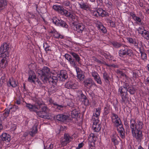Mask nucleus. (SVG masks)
I'll use <instances>...</instances> for the list:
<instances>
[{
  "instance_id": "42",
  "label": "nucleus",
  "mask_w": 149,
  "mask_h": 149,
  "mask_svg": "<svg viewBox=\"0 0 149 149\" xmlns=\"http://www.w3.org/2000/svg\"><path fill=\"white\" fill-rule=\"evenodd\" d=\"M12 109V108H10L9 109H6L4 111V112L3 113V116L4 117L6 118L7 117L9 114L10 110Z\"/></svg>"
},
{
  "instance_id": "17",
  "label": "nucleus",
  "mask_w": 149,
  "mask_h": 149,
  "mask_svg": "<svg viewBox=\"0 0 149 149\" xmlns=\"http://www.w3.org/2000/svg\"><path fill=\"white\" fill-rule=\"evenodd\" d=\"M65 86L66 88L68 89H74L76 88L77 85L75 83L74 81H70L66 83Z\"/></svg>"
},
{
  "instance_id": "16",
  "label": "nucleus",
  "mask_w": 149,
  "mask_h": 149,
  "mask_svg": "<svg viewBox=\"0 0 149 149\" xmlns=\"http://www.w3.org/2000/svg\"><path fill=\"white\" fill-rule=\"evenodd\" d=\"M101 110V108L100 107L95 109V113H93L92 120H96V121H98V120H99L98 119L100 115Z\"/></svg>"
},
{
  "instance_id": "35",
  "label": "nucleus",
  "mask_w": 149,
  "mask_h": 149,
  "mask_svg": "<svg viewBox=\"0 0 149 149\" xmlns=\"http://www.w3.org/2000/svg\"><path fill=\"white\" fill-rule=\"evenodd\" d=\"M51 33L53 34L54 36L56 38H63V36L61 35L60 34L58 33V32L55 31H52Z\"/></svg>"
},
{
  "instance_id": "49",
  "label": "nucleus",
  "mask_w": 149,
  "mask_h": 149,
  "mask_svg": "<svg viewBox=\"0 0 149 149\" xmlns=\"http://www.w3.org/2000/svg\"><path fill=\"white\" fill-rule=\"evenodd\" d=\"M94 79L97 82V84H100V85L102 84V82L101 81V78L99 76L97 77H96V78H95Z\"/></svg>"
},
{
  "instance_id": "55",
  "label": "nucleus",
  "mask_w": 149,
  "mask_h": 149,
  "mask_svg": "<svg viewBox=\"0 0 149 149\" xmlns=\"http://www.w3.org/2000/svg\"><path fill=\"white\" fill-rule=\"evenodd\" d=\"M64 56L65 57V59L68 61L70 60H71V58H72L71 56L68 54H65L64 55Z\"/></svg>"
},
{
  "instance_id": "50",
  "label": "nucleus",
  "mask_w": 149,
  "mask_h": 149,
  "mask_svg": "<svg viewBox=\"0 0 149 149\" xmlns=\"http://www.w3.org/2000/svg\"><path fill=\"white\" fill-rule=\"evenodd\" d=\"M89 146V149H94L95 143L93 142L89 141L88 143Z\"/></svg>"
},
{
  "instance_id": "38",
  "label": "nucleus",
  "mask_w": 149,
  "mask_h": 149,
  "mask_svg": "<svg viewBox=\"0 0 149 149\" xmlns=\"http://www.w3.org/2000/svg\"><path fill=\"white\" fill-rule=\"evenodd\" d=\"M36 103L39 106V108L45 104L40 99H36Z\"/></svg>"
},
{
  "instance_id": "2",
  "label": "nucleus",
  "mask_w": 149,
  "mask_h": 149,
  "mask_svg": "<svg viewBox=\"0 0 149 149\" xmlns=\"http://www.w3.org/2000/svg\"><path fill=\"white\" fill-rule=\"evenodd\" d=\"M78 17L72 22L71 27L74 31L79 33H82L83 31H85V25L82 23L78 22Z\"/></svg>"
},
{
  "instance_id": "53",
  "label": "nucleus",
  "mask_w": 149,
  "mask_h": 149,
  "mask_svg": "<svg viewBox=\"0 0 149 149\" xmlns=\"http://www.w3.org/2000/svg\"><path fill=\"white\" fill-rule=\"evenodd\" d=\"M82 103L86 106L88 105L89 104V100L88 99L87 97L85 99L83 100L82 101Z\"/></svg>"
},
{
  "instance_id": "18",
  "label": "nucleus",
  "mask_w": 149,
  "mask_h": 149,
  "mask_svg": "<svg viewBox=\"0 0 149 149\" xmlns=\"http://www.w3.org/2000/svg\"><path fill=\"white\" fill-rule=\"evenodd\" d=\"M77 73V77L80 81H83L85 77V76L83 72L81 70L79 69L78 68L76 69Z\"/></svg>"
},
{
  "instance_id": "63",
  "label": "nucleus",
  "mask_w": 149,
  "mask_h": 149,
  "mask_svg": "<svg viewBox=\"0 0 149 149\" xmlns=\"http://www.w3.org/2000/svg\"><path fill=\"white\" fill-rule=\"evenodd\" d=\"M109 23L110 24V26L112 27H114L116 26V24L115 23L113 22L112 20H110L109 21Z\"/></svg>"
},
{
  "instance_id": "3",
  "label": "nucleus",
  "mask_w": 149,
  "mask_h": 149,
  "mask_svg": "<svg viewBox=\"0 0 149 149\" xmlns=\"http://www.w3.org/2000/svg\"><path fill=\"white\" fill-rule=\"evenodd\" d=\"M130 123L131 130H132L134 128L135 130L142 131L143 126V124L142 122L138 121L136 123L135 120L131 118L130 121Z\"/></svg>"
},
{
  "instance_id": "58",
  "label": "nucleus",
  "mask_w": 149,
  "mask_h": 149,
  "mask_svg": "<svg viewBox=\"0 0 149 149\" xmlns=\"http://www.w3.org/2000/svg\"><path fill=\"white\" fill-rule=\"evenodd\" d=\"M48 81L49 83L54 84V79L53 78H52L51 76H49L48 79Z\"/></svg>"
},
{
  "instance_id": "24",
  "label": "nucleus",
  "mask_w": 149,
  "mask_h": 149,
  "mask_svg": "<svg viewBox=\"0 0 149 149\" xmlns=\"http://www.w3.org/2000/svg\"><path fill=\"white\" fill-rule=\"evenodd\" d=\"M26 107L29 109L30 111H36V109H38L37 107L35 105H33L31 104L26 102Z\"/></svg>"
},
{
  "instance_id": "7",
  "label": "nucleus",
  "mask_w": 149,
  "mask_h": 149,
  "mask_svg": "<svg viewBox=\"0 0 149 149\" xmlns=\"http://www.w3.org/2000/svg\"><path fill=\"white\" fill-rule=\"evenodd\" d=\"M131 130L133 137L138 141L140 142L143 138L142 131L135 130L134 128Z\"/></svg>"
},
{
  "instance_id": "44",
  "label": "nucleus",
  "mask_w": 149,
  "mask_h": 149,
  "mask_svg": "<svg viewBox=\"0 0 149 149\" xmlns=\"http://www.w3.org/2000/svg\"><path fill=\"white\" fill-rule=\"evenodd\" d=\"M139 71V70H135L132 71V72L133 74V79H136Z\"/></svg>"
},
{
  "instance_id": "23",
  "label": "nucleus",
  "mask_w": 149,
  "mask_h": 149,
  "mask_svg": "<svg viewBox=\"0 0 149 149\" xmlns=\"http://www.w3.org/2000/svg\"><path fill=\"white\" fill-rule=\"evenodd\" d=\"M36 112L38 116L40 118L47 119H49L50 118L49 117L47 114H46L45 113H44L41 111H36Z\"/></svg>"
},
{
  "instance_id": "31",
  "label": "nucleus",
  "mask_w": 149,
  "mask_h": 149,
  "mask_svg": "<svg viewBox=\"0 0 149 149\" xmlns=\"http://www.w3.org/2000/svg\"><path fill=\"white\" fill-rule=\"evenodd\" d=\"M70 54L75 58L76 61L79 63H80V58L79 56L77 54L73 52H71L70 53Z\"/></svg>"
},
{
  "instance_id": "54",
  "label": "nucleus",
  "mask_w": 149,
  "mask_h": 149,
  "mask_svg": "<svg viewBox=\"0 0 149 149\" xmlns=\"http://www.w3.org/2000/svg\"><path fill=\"white\" fill-rule=\"evenodd\" d=\"M117 130L120 134L122 133V132H125V130L124 128L123 127L122 125L119 126V129L117 128Z\"/></svg>"
},
{
  "instance_id": "48",
  "label": "nucleus",
  "mask_w": 149,
  "mask_h": 149,
  "mask_svg": "<svg viewBox=\"0 0 149 149\" xmlns=\"http://www.w3.org/2000/svg\"><path fill=\"white\" fill-rule=\"evenodd\" d=\"M141 57L142 60L144 61H146L147 60V55L144 52H143L141 53Z\"/></svg>"
},
{
  "instance_id": "64",
  "label": "nucleus",
  "mask_w": 149,
  "mask_h": 149,
  "mask_svg": "<svg viewBox=\"0 0 149 149\" xmlns=\"http://www.w3.org/2000/svg\"><path fill=\"white\" fill-rule=\"evenodd\" d=\"M52 78H53L54 79V84H56L58 81V78L57 77L54 76H52Z\"/></svg>"
},
{
  "instance_id": "34",
  "label": "nucleus",
  "mask_w": 149,
  "mask_h": 149,
  "mask_svg": "<svg viewBox=\"0 0 149 149\" xmlns=\"http://www.w3.org/2000/svg\"><path fill=\"white\" fill-rule=\"evenodd\" d=\"M39 108L40 109L41 111L44 113H45L46 114H47V113L49 112V109L47 106L45 104Z\"/></svg>"
},
{
  "instance_id": "15",
  "label": "nucleus",
  "mask_w": 149,
  "mask_h": 149,
  "mask_svg": "<svg viewBox=\"0 0 149 149\" xmlns=\"http://www.w3.org/2000/svg\"><path fill=\"white\" fill-rule=\"evenodd\" d=\"M68 116L67 115L61 114L57 115L56 117V119L58 121L63 122L68 118Z\"/></svg>"
},
{
  "instance_id": "14",
  "label": "nucleus",
  "mask_w": 149,
  "mask_h": 149,
  "mask_svg": "<svg viewBox=\"0 0 149 149\" xmlns=\"http://www.w3.org/2000/svg\"><path fill=\"white\" fill-rule=\"evenodd\" d=\"M93 122L92 128L94 132H98L100 130L101 127L99 124V120H98V121H96V120H92Z\"/></svg>"
},
{
  "instance_id": "61",
  "label": "nucleus",
  "mask_w": 149,
  "mask_h": 149,
  "mask_svg": "<svg viewBox=\"0 0 149 149\" xmlns=\"http://www.w3.org/2000/svg\"><path fill=\"white\" fill-rule=\"evenodd\" d=\"M104 65H106L107 67H116V65L114 64H108L106 63L105 62H104L103 63Z\"/></svg>"
},
{
  "instance_id": "11",
  "label": "nucleus",
  "mask_w": 149,
  "mask_h": 149,
  "mask_svg": "<svg viewBox=\"0 0 149 149\" xmlns=\"http://www.w3.org/2000/svg\"><path fill=\"white\" fill-rule=\"evenodd\" d=\"M53 22L58 26H60L65 28H68V26L63 21L59 19L56 17H54L52 19Z\"/></svg>"
},
{
  "instance_id": "43",
  "label": "nucleus",
  "mask_w": 149,
  "mask_h": 149,
  "mask_svg": "<svg viewBox=\"0 0 149 149\" xmlns=\"http://www.w3.org/2000/svg\"><path fill=\"white\" fill-rule=\"evenodd\" d=\"M54 105L55 106V107L58 110H62L64 108L63 106L58 105L56 103H54Z\"/></svg>"
},
{
  "instance_id": "39",
  "label": "nucleus",
  "mask_w": 149,
  "mask_h": 149,
  "mask_svg": "<svg viewBox=\"0 0 149 149\" xmlns=\"http://www.w3.org/2000/svg\"><path fill=\"white\" fill-rule=\"evenodd\" d=\"M79 112V111L76 109L73 110L71 111V114L72 117L73 118H75V117L77 116Z\"/></svg>"
},
{
  "instance_id": "45",
  "label": "nucleus",
  "mask_w": 149,
  "mask_h": 149,
  "mask_svg": "<svg viewBox=\"0 0 149 149\" xmlns=\"http://www.w3.org/2000/svg\"><path fill=\"white\" fill-rule=\"evenodd\" d=\"M145 29L143 27L140 26L137 29V30L138 31V33L141 35L143 34L142 33L144 32Z\"/></svg>"
},
{
  "instance_id": "13",
  "label": "nucleus",
  "mask_w": 149,
  "mask_h": 149,
  "mask_svg": "<svg viewBox=\"0 0 149 149\" xmlns=\"http://www.w3.org/2000/svg\"><path fill=\"white\" fill-rule=\"evenodd\" d=\"M57 76L60 80L61 81H64L68 78V73L65 70H61Z\"/></svg>"
},
{
  "instance_id": "8",
  "label": "nucleus",
  "mask_w": 149,
  "mask_h": 149,
  "mask_svg": "<svg viewBox=\"0 0 149 149\" xmlns=\"http://www.w3.org/2000/svg\"><path fill=\"white\" fill-rule=\"evenodd\" d=\"M72 138L68 134H65L63 137L61 139L60 142L63 146H66L72 140Z\"/></svg>"
},
{
  "instance_id": "19",
  "label": "nucleus",
  "mask_w": 149,
  "mask_h": 149,
  "mask_svg": "<svg viewBox=\"0 0 149 149\" xmlns=\"http://www.w3.org/2000/svg\"><path fill=\"white\" fill-rule=\"evenodd\" d=\"M10 136L6 133H3L1 136V138L2 140L7 142H9L10 141Z\"/></svg>"
},
{
  "instance_id": "52",
  "label": "nucleus",
  "mask_w": 149,
  "mask_h": 149,
  "mask_svg": "<svg viewBox=\"0 0 149 149\" xmlns=\"http://www.w3.org/2000/svg\"><path fill=\"white\" fill-rule=\"evenodd\" d=\"M91 74L92 76L94 77V79L99 76L98 73L94 71L91 72Z\"/></svg>"
},
{
  "instance_id": "59",
  "label": "nucleus",
  "mask_w": 149,
  "mask_h": 149,
  "mask_svg": "<svg viewBox=\"0 0 149 149\" xmlns=\"http://www.w3.org/2000/svg\"><path fill=\"white\" fill-rule=\"evenodd\" d=\"M134 20L136 21V23L138 24H139V23H141V18L137 16L135 18V19H134Z\"/></svg>"
},
{
  "instance_id": "47",
  "label": "nucleus",
  "mask_w": 149,
  "mask_h": 149,
  "mask_svg": "<svg viewBox=\"0 0 149 149\" xmlns=\"http://www.w3.org/2000/svg\"><path fill=\"white\" fill-rule=\"evenodd\" d=\"M49 76H44L41 75V79L42 81L44 83H46L47 80L48 81Z\"/></svg>"
},
{
  "instance_id": "46",
  "label": "nucleus",
  "mask_w": 149,
  "mask_h": 149,
  "mask_svg": "<svg viewBox=\"0 0 149 149\" xmlns=\"http://www.w3.org/2000/svg\"><path fill=\"white\" fill-rule=\"evenodd\" d=\"M69 61L72 66L74 68H76V69L77 68V67L76 64L74 59H72V58Z\"/></svg>"
},
{
  "instance_id": "1",
  "label": "nucleus",
  "mask_w": 149,
  "mask_h": 149,
  "mask_svg": "<svg viewBox=\"0 0 149 149\" xmlns=\"http://www.w3.org/2000/svg\"><path fill=\"white\" fill-rule=\"evenodd\" d=\"M53 8L54 10L58 11L59 13L61 14L62 15H64L67 17H68L70 20L71 21V22L74 20L75 18L77 17L72 14L73 10L72 8L70 6V9H68L69 11L59 6L54 5L53 6Z\"/></svg>"
},
{
  "instance_id": "30",
  "label": "nucleus",
  "mask_w": 149,
  "mask_h": 149,
  "mask_svg": "<svg viewBox=\"0 0 149 149\" xmlns=\"http://www.w3.org/2000/svg\"><path fill=\"white\" fill-rule=\"evenodd\" d=\"M119 139V137L116 134L113 135L111 136V140L112 142H113L115 145H117L118 143V139Z\"/></svg>"
},
{
  "instance_id": "36",
  "label": "nucleus",
  "mask_w": 149,
  "mask_h": 149,
  "mask_svg": "<svg viewBox=\"0 0 149 149\" xmlns=\"http://www.w3.org/2000/svg\"><path fill=\"white\" fill-rule=\"evenodd\" d=\"M128 91L131 94H134L136 92V90L134 87L132 86H129L127 88Z\"/></svg>"
},
{
  "instance_id": "4",
  "label": "nucleus",
  "mask_w": 149,
  "mask_h": 149,
  "mask_svg": "<svg viewBox=\"0 0 149 149\" xmlns=\"http://www.w3.org/2000/svg\"><path fill=\"white\" fill-rule=\"evenodd\" d=\"M127 88L124 86H121L119 88V91L120 92V95L122 97L121 101L123 103L125 104L127 102L128 100V98L127 97Z\"/></svg>"
},
{
  "instance_id": "28",
  "label": "nucleus",
  "mask_w": 149,
  "mask_h": 149,
  "mask_svg": "<svg viewBox=\"0 0 149 149\" xmlns=\"http://www.w3.org/2000/svg\"><path fill=\"white\" fill-rule=\"evenodd\" d=\"M79 5L80 8L82 9L86 10L90 9V6L87 3H79Z\"/></svg>"
},
{
  "instance_id": "10",
  "label": "nucleus",
  "mask_w": 149,
  "mask_h": 149,
  "mask_svg": "<svg viewBox=\"0 0 149 149\" xmlns=\"http://www.w3.org/2000/svg\"><path fill=\"white\" fill-rule=\"evenodd\" d=\"M132 51L129 48H125L120 49L118 52L119 55L121 57H123L126 55L131 56L132 54Z\"/></svg>"
},
{
  "instance_id": "6",
  "label": "nucleus",
  "mask_w": 149,
  "mask_h": 149,
  "mask_svg": "<svg viewBox=\"0 0 149 149\" xmlns=\"http://www.w3.org/2000/svg\"><path fill=\"white\" fill-rule=\"evenodd\" d=\"M38 74L44 76H51L54 75L55 72L53 70H51L49 68L46 66L44 67L41 70H38Z\"/></svg>"
},
{
  "instance_id": "20",
  "label": "nucleus",
  "mask_w": 149,
  "mask_h": 149,
  "mask_svg": "<svg viewBox=\"0 0 149 149\" xmlns=\"http://www.w3.org/2000/svg\"><path fill=\"white\" fill-rule=\"evenodd\" d=\"M17 83L16 80L13 78L10 79L7 83L8 86H11L13 88H15L17 86Z\"/></svg>"
},
{
  "instance_id": "27",
  "label": "nucleus",
  "mask_w": 149,
  "mask_h": 149,
  "mask_svg": "<svg viewBox=\"0 0 149 149\" xmlns=\"http://www.w3.org/2000/svg\"><path fill=\"white\" fill-rule=\"evenodd\" d=\"M7 5L6 0H0V12L6 8Z\"/></svg>"
},
{
  "instance_id": "29",
  "label": "nucleus",
  "mask_w": 149,
  "mask_h": 149,
  "mask_svg": "<svg viewBox=\"0 0 149 149\" xmlns=\"http://www.w3.org/2000/svg\"><path fill=\"white\" fill-rule=\"evenodd\" d=\"M88 139L89 141L93 142L95 143V142L97 139V138L94 134L91 133L88 137Z\"/></svg>"
},
{
  "instance_id": "21",
  "label": "nucleus",
  "mask_w": 149,
  "mask_h": 149,
  "mask_svg": "<svg viewBox=\"0 0 149 149\" xmlns=\"http://www.w3.org/2000/svg\"><path fill=\"white\" fill-rule=\"evenodd\" d=\"M4 57L3 56H1L0 57V59H1L0 61V66L2 68H5L8 65V62L6 59L7 58H6L4 59Z\"/></svg>"
},
{
  "instance_id": "25",
  "label": "nucleus",
  "mask_w": 149,
  "mask_h": 149,
  "mask_svg": "<svg viewBox=\"0 0 149 149\" xmlns=\"http://www.w3.org/2000/svg\"><path fill=\"white\" fill-rule=\"evenodd\" d=\"M98 15L99 16L102 17L108 16V13L107 12L104 11L102 9L99 8L97 9Z\"/></svg>"
},
{
  "instance_id": "12",
  "label": "nucleus",
  "mask_w": 149,
  "mask_h": 149,
  "mask_svg": "<svg viewBox=\"0 0 149 149\" xmlns=\"http://www.w3.org/2000/svg\"><path fill=\"white\" fill-rule=\"evenodd\" d=\"M84 86L88 89H90L93 86H96V85L93 81L90 78H87L84 81Z\"/></svg>"
},
{
  "instance_id": "57",
  "label": "nucleus",
  "mask_w": 149,
  "mask_h": 149,
  "mask_svg": "<svg viewBox=\"0 0 149 149\" xmlns=\"http://www.w3.org/2000/svg\"><path fill=\"white\" fill-rule=\"evenodd\" d=\"M36 83H37L38 84L40 87H41L42 88V89H45V87L44 86H42V84L41 82L40 81V80L38 79L37 78V79L36 80Z\"/></svg>"
},
{
  "instance_id": "41",
  "label": "nucleus",
  "mask_w": 149,
  "mask_h": 149,
  "mask_svg": "<svg viewBox=\"0 0 149 149\" xmlns=\"http://www.w3.org/2000/svg\"><path fill=\"white\" fill-rule=\"evenodd\" d=\"M98 27L103 33H107V29L102 25H98Z\"/></svg>"
},
{
  "instance_id": "32",
  "label": "nucleus",
  "mask_w": 149,
  "mask_h": 149,
  "mask_svg": "<svg viewBox=\"0 0 149 149\" xmlns=\"http://www.w3.org/2000/svg\"><path fill=\"white\" fill-rule=\"evenodd\" d=\"M112 44L114 47L116 48H118L122 46L124 48L126 47H127L126 45L119 43H118L117 42H113L112 43Z\"/></svg>"
},
{
  "instance_id": "40",
  "label": "nucleus",
  "mask_w": 149,
  "mask_h": 149,
  "mask_svg": "<svg viewBox=\"0 0 149 149\" xmlns=\"http://www.w3.org/2000/svg\"><path fill=\"white\" fill-rule=\"evenodd\" d=\"M117 73L120 77L122 78L123 77H125L126 78L127 77V75L123 73L122 71L119 70H117Z\"/></svg>"
},
{
  "instance_id": "60",
  "label": "nucleus",
  "mask_w": 149,
  "mask_h": 149,
  "mask_svg": "<svg viewBox=\"0 0 149 149\" xmlns=\"http://www.w3.org/2000/svg\"><path fill=\"white\" fill-rule=\"evenodd\" d=\"M138 43L139 42L138 41L135 40L134 41V42H133L132 44H134V46L136 48H139Z\"/></svg>"
},
{
  "instance_id": "26",
  "label": "nucleus",
  "mask_w": 149,
  "mask_h": 149,
  "mask_svg": "<svg viewBox=\"0 0 149 149\" xmlns=\"http://www.w3.org/2000/svg\"><path fill=\"white\" fill-rule=\"evenodd\" d=\"M31 130L29 132V134L31 136H33L37 132V126L36 125H34L31 129Z\"/></svg>"
},
{
  "instance_id": "62",
  "label": "nucleus",
  "mask_w": 149,
  "mask_h": 149,
  "mask_svg": "<svg viewBox=\"0 0 149 149\" xmlns=\"http://www.w3.org/2000/svg\"><path fill=\"white\" fill-rule=\"evenodd\" d=\"M149 32L147 31H146L145 29V31H144V32H143V34H141V36H143L144 38L146 37L145 36L147 35Z\"/></svg>"
},
{
  "instance_id": "56",
  "label": "nucleus",
  "mask_w": 149,
  "mask_h": 149,
  "mask_svg": "<svg viewBox=\"0 0 149 149\" xmlns=\"http://www.w3.org/2000/svg\"><path fill=\"white\" fill-rule=\"evenodd\" d=\"M79 97L80 98V100L82 102L83 101V100H84L86 97V96L84 95V94L82 93H81Z\"/></svg>"
},
{
  "instance_id": "37",
  "label": "nucleus",
  "mask_w": 149,
  "mask_h": 149,
  "mask_svg": "<svg viewBox=\"0 0 149 149\" xmlns=\"http://www.w3.org/2000/svg\"><path fill=\"white\" fill-rule=\"evenodd\" d=\"M58 90V86L56 84H53L50 88V91L51 92L54 93L56 92Z\"/></svg>"
},
{
  "instance_id": "5",
  "label": "nucleus",
  "mask_w": 149,
  "mask_h": 149,
  "mask_svg": "<svg viewBox=\"0 0 149 149\" xmlns=\"http://www.w3.org/2000/svg\"><path fill=\"white\" fill-rule=\"evenodd\" d=\"M9 49V45L6 42L3 43L0 48V52L2 56L6 58L9 56L8 50Z\"/></svg>"
},
{
  "instance_id": "51",
  "label": "nucleus",
  "mask_w": 149,
  "mask_h": 149,
  "mask_svg": "<svg viewBox=\"0 0 149 149\" xmlns=\"http://www.w3.org/2000/svg\"><path fill=\"white\" fill-rule=\"evenodd\" d=\"M104 113L105 115H107L109 113L110 109L109 107L107 106L104 109Z\"/></svg>"
},
{
  "instance_id": "22",
  "label": "nucleus",
  "mask_w": 149,
  "mask_h": 149,
  "mask_svg": "<svg viewBox=\"0 0 149 149\" xmlns=\"http://www.w3.org/2000/svg\"><path fill=\"white\" fill-rule=\"evenodd\" d=\"M37 79V78L35 74L33 72L32 73V74H30L28 79L29 81L31 83H33L36 84V80Z\"/></svg>"
},
{
  "instance_id": "9",
  "label": "nucleus",
  "mask_w": 149,
  "mask_h": 149,
  "mask_svg": "<svg viewBox=\"0 0 149 149\" xmlns=\"http://www.w3.org/2000/svg\"><path fill=\"white\" fill-rule=\"evenodd\" d=\"M111 119L112 123L114 124V125L118 127L122 125L121 124V122L118 116L115 113L112 114Z\"/></svg>"
},
{
  "instance_id": "33",
  "label": "nucleus",
  "mask_w": 149,
  "mask_h": 149,
  "mask_svg": "<svg viewBox=\"0 0 149 149\" xmlns=\"http://www.w3.org/2000/svg\"><path fill=\"white\" fill-rule=\"evenodd\" d=\"M102 74L103 78L104 81L106 82L107 83L109 82L110 79V77L106 71H104Z\"/></svg>"
}]
</instances>
